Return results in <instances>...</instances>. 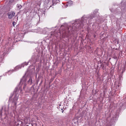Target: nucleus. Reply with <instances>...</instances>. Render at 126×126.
I'll use <instances>...</instances> for the list:
<instances>
[{
  "label": "nucleus",
  "mask_w": 126,
  "mask_h": 126,
  "mask_svg": "<svg viewBox=\"0 0 126 126\" xmlns=\"http://www.w3.org/2000/svg\"><path fill=\"white\" fill-rule=\"evenodd\" d=\"M86 18H87L86 17L84 18V16H83L82 17L80 23L76 24H75L73 27L72 28L70 26L67 27V28L68 30V32H63V36H64V37H68L71 34L70 31H76V29H79L80 26L81 27H83L84 23L85 22H86L85 20L86 19Z\"/></svg>",
  "instance_id": "obj_1"
},
{
  "label": "nucleus",
  "mask_w": 126,
  "mask_h": 126,
  "mask_svg": "<svg viewBox=\"0 0 126 126\" xmlns=\"http://www.w3.org/2000/svg\"><path fill=\"white\" fill-rule=\"evenodd\" d=\"M15 15L14 12L13 11L9 12L7 14L8 18L9 19L12 18Z\"/></svg>",
  "instance_id": "obj_2"
},
{
  "label": "nucleus",
  "mask_w": 126,
  "mask_h": 126,
  "mask_svg": "<svg viewBox=\"0 0 126 126\" xmlns=\"http://www.w3.org/2000/svg\"><path fill=\"white\" fill-rule=\"evenodd\" d=\"M18 98L16 96H14L13 102H14L16 104V102L17 101Z\"/></svg>",
  "instance_id": "obj_3"
},
{
  "label": "nucleus",
  "mask_w": 126,
  "mask_h": 126,
  "mask_svg": "<svg viewBox=\"0 0 126 126\" xmlns=\"http://www.w3.org/2000/svg\"><path fill=\"white\" fill-rule=\"evenodd\" d=\"M32 80L31 78H30L28 81V82L30 84H31L32 83Z\"/></svg>",
  "instance_id": "obj_4"
},
{
  "label": "nucleus",
  "mask_w": 126,
  "mask_h": 126,
  "mask_svg": "<svg viewBox=\"0 0 126 126\" xmlns=\"http://www.w3.org/2000/svg\"><path fill=\"white\" fill-rule=\"evenodd\" d=\"M95 16L94 15L92 14L91 15L89 18H90L91 19H93V18Z\"/></svg>",
  "instance_id": "obj_5"
},
{
  "label": "nucleus",
  "mask_w": 126,
  "mask_h": 126,
  "mask_svg": "<svg viewBox=\"0 0 126 126\" xmlns=\"http://www.w3.org/2000/svg\"><path fill=\"white\" fill-rule=\"evenodd\" d=\"M17 7L19 9H20L22 7V6L21 5H20L19 4H17Z\"/></svg>",
  "instance_id": "obj_6"
},
{
  "label": "nucleus",
  "mask_w": 126,
  "mask_h": 126,
  "mask_svg": "<svg viewBox=\"0 0 126 126\" xmlns=\"http://www.w3.org/2000/svg\"><path fill=\"white\" fill-rule=\"evenodd\" d=\"M13 96V94H11L10 96L9 97V100H11V98Z\"/></svg>",
  "instance_id": "obj_7"
},
{
  "label": "nucleus",
  "mask_w": 126,
  "mask_h": 126,
  "mask_svg": "<svg viewBox=\"0 0 126 126\" xmlns=\"http://www.w3.org/2000/svg\"><path fill=\"white\" fill-rule=\"evenodd\" d=\"M56 1L57 3H58L59 1V0H56Z\"/></svg>",
  "instance_id": "obj_8"
},
{
  "label": "nucleus",
  "mask_w": 126,
  "mask_h": 126,
  "mask_svg": "<svg viewBox=\"0 0 126 126\" xmlns=\"http://www.w3.org/2000/svg\"><path fill=\"white\" fill-rule=\"evenodd\" d=\"M14 23H15V22H13V26H15V24H14Z\"/></svg>",
  "instance_id": "obj_9"
},
{
  "label": "nucleus",
  "mask_w": 126,
  "mask_h": 126,
  "mask_svg": "<svg viewBox=\"0 0 126 126\" xmlns=\"http://www.w3.org/2000/svg\"><path fill=\"white\" fill-rule=\"evenodd\" d=\"M26 86V84H24V86L23 87V88L24 89L25 88Z\"/></svg>",
  "instance_id": "obj_10"
},
{
  "label": "nucleus",
  "mask_w": 126,
  "mask_h": 126,
  "mask_svg": "<svg viewBox=\"0 0 126 126\" xmlns=\"http://www.w3.org/2000/svg\"><path fill=\"white\" fill-rule=\"evenodd\" d=\"M23 81V79H21V81H20V83H21L22 82V81Z\"/></svg>",
  "instance_id": "obj_11"
},
{
  "label": "nucleus",
  "mask_w": 126,
  "mask_h": 126,
  "mask_svg": "<svg viewBox=\"0 0 126 126\" xmlns=\"http://www.w3.org/2000/svg\"><path fill=\"white\" fill-rule=\"evenodd\" d=\"M95 36H96V35H94V37H95Z\"/></svg>",
  "instance_id": "obj_12"
},
{
  "label": "nucleus",
  "mask_w": 126,
  "mask_h": 126,
  "mask_svg": "<svg viewBox=\"0 0 126 126\" xmlns=\"http://www.w3.org/2000/svg\"><path fill=\"white\" fill-rule=\"evenodd\" d=\"M63 111H64V110H63L62 111V113H63Z\"/></svg>",
  "instance_id": "obj_13"
},
{
  "label": "nucleus",
  "mask_w": 126,
  "mask_h": 126,
  "mask_svg": "<svg viewBox=\"0 0 126 126\" xmlns=\"http://www.w3.org/2000/svg\"><path fill=\"white\" fill-rule=\"evenodd\" d=\"M55 4V3H53V5H55L56 4Z\"/></svg>",
  "instance_id": "obj_14"
},
{
  "label": "nucleus",
  "mask_w": 126,
  "mask_h": 126,
  "mask_svg": "<svg viewBox=\"0 0 126 126\" xmlns=\"http://www.w3.org/2000/svg\"><path fill=\"white\" fill-rule=\"evenodd\" d=\"M63 26H62H62H61V27H63Z\"/></svg>",
  "instance_id": "obj_15"
},
{
  "label": "nucleus",
  "mask_w": 126,
  "mask_h": 126,
  "mask_svg": "<svg viewBox=\"0 0 126 126\" xmlns=\"http://www.w3.org/2000/svg\"><path fill=\"white\" fill-rule=\"evenodd\" d=\"M94 13H95V12H94Z\"/></svg>",
  "instance_id": "obj_16"
},
{
  "label": "nucleus",
  "mask_w": 126,
  "mask_h": 126,
  "mask_svg": "<svg viewBox=\"0 0 126 126\" xmlns=\"http://www.w3.org/2000/svg\"><path fill=\"white\" fill-rule=\"evenodd\" d=\"M71 3H72V1H71Z\"/></svg>",
  "instance_id": "obj_17"
}]
</instances>
